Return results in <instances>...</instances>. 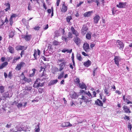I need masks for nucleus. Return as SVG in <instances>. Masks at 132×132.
<instances>
[{
	"mask_svg": "<svg viewBox=\"0 0 132 132\" xmlns=\"http://www.w3.org/2000/svg\"><path fill=\"white\" fill-rule=\"evenodd\" d=\"M79 93L82 96L80 98H79L78 100L80 101V104H81L82 102H84L87 104H88L90 101L89 99H91L92 96L90 92L85 91L83 90H80Z\"/></svg>",
	"mask_w": 132,
	"mask_h": 132,
	"instance_id": "f257e3e1",
	"label": "nucleus"
},
{
	"mask_svg": "<svg viewBox=\"0 0 132 132\" xmlns=\"http://www.w3.org/2000/svg\"><path fill=\"white\" fill-rule=\"evenodd\" d=\"M57 62L59 64L60 67L59 71H61L63 70L64 68L65 67L67 62L65 61L64 59L59 60Z\"/></svg>",
	"mask_w": 132,
	"mask_h": 132,
	"instance_id": "f03ea898",
	"label": "nucleus"
},
{
	"mask_svg": "<svg viewBox=\"0 0 132 132\" xmlns=\"http://www.w3.org/2000/svg\"><path fill=\"white\" fill-rule=\"evenodd\" d=\"M40 80V78H38L34 83L33 86L35 88H37L39 87H42L43 86L44 83H40L39 81Z\"/></svg>",
	"mask_w": 132,
	"mask_h": 132,
	"instance_id": "7ed1b4c3",
	"label": "nucleus"
},
{
	"mask_svg": "<svg viewBox=\"0 0 132 132\" xmlns=\"http://www.w3.org/2000/svg\"><path fill=\"white\" fill-rule=\"evenodd\" d=\"M28 128L26 127L24 128H20L18 129L17 127H15V128H13L12 129H11V132H16L18 131H27L28 130Z\"/></svg>",
	"mask_w": 132,
	"mask_h": 132,
	"instance_id": "20e7f679",
	"label": "nucleus"
},
{
	"mask_svg": "<svg viewBox=\"0 0 132 132\" xmlns=\"http://www.w3.org/2000/svg\"><path fill=\"white\" fill-rule=\"evenodd\" d=\"M25 65V63L23 62H21L20 63L17 64L16 67L15 69L16 70H19L21 68L23 67Z\"/></svg>",
	"mask_w": 132,
	"mask_h": 132,
	"instance_id": "39448f33",
	"label": "nucleus"
},
{
	"mask_svg": "<svg viewBox=\"0 0 132 132\" xmlns=\"http://www.w3.org/2000/svg\"><path fill=\"white\" fill-rule=\"evenodd\" d=\"M40 54V51L39 49L37 50V51L36 50H34L33 55L35 59H36L37 58L39 57Z\"/></svg>",
	"mask_w": 132,
	"mask_h": 132,
	"instance_id": "423d86ee",
	"label": "nucleus"
},
{
	"mask_svg": "<svg viewBox=\"0 0 132 132\" xmlns=\"http://www.w3.org/2000/svg\"><path fill=\"white\" fill-rule=\"evenodd\" d=\"M114 60L116 64L118 66H119V63L121 61L122 59H121L118 56H115Z\"/></svg>",
	"mask_w": 132,
	"mask_h": 132,
	"instance_id": "0eeeda50",
	"label": "nucleus"
},
{
	"mask_svg": "<svg viewBox=\"0 0 132 132\" xmlns=\"http://www.w3.org/2000/svg\"><path fill=\"white\" fill-rule=\"evenodd\" d=\"M126 3L120 2L118 4L116 5L117 7L119 8H125L126 6Z\"/></svg>",
	"mask_w": 132,
	"mask_h": 132,
	"instance_id": "6e6552de",
	"label": "nucleus"
},
{
	"mask_svg": "<svg viewBox=\"0 0 132 132\" xmlns=\"http://www.w3.org/2000/svg\"><path fill=\"white\" fill-rule=\"evenodd\" d=\"M88 28L87 26L85 25H83L81 30V33L83 35H85L87 32Z\"/></svg>",
	"mask_w": 132,
	"mask_h": 132,
	"instance_id": "1a4fd4ad",
	"label": "nucleus"
},
{
	"mask_svg": "<svg viewBox=\"0 0 132 132\" xmlns=\"http://www.w3.org/2000/svg\"><path fill=\"white\" fill-rule=\"evenodd\" d=\"M83 48L86 52L88 51V50L89 48V45L86 43H85L84 44Z\"/></svg>",
	"mask_w": 132,
	"mask_h": 132,
	"instance_id": "9d476101",
	"label": "nucleus"
},
{
	"mask_svg": "<svg viewBox=\"0 0 132 132\" xmlns=\"http://www.w3.org/2000/svg\"><path fill=\"white\" fill-rule=\"evenodd\" d=\"M117 45H119V48L120 49H122L124 47V44H123L122 42L119 40L117 41Z\"/></svg>",
	"mask_w": 132,
	"mask_h": 132,
	"instance_id": "9b49d317",
	"label": "nucleus"
},
{
	"mask_svg": "<svg viewBox=\"0 0 132 132\" xmlns=\"http://www.w3.org/2000/svg\"><path fill=\"white\" fill-rule=\"evenodd\" d=\"M74 42L77 45H79L81 42V40L76 36L74 39Z\"/></svg>",
	"mask_w": 132,
	"mask_h": 132,
	"instance_id": "f8f14e48",
	"label": "nucleus"
},
{
	"mask_svg": "<svg viewBox=\"0 0 132 132\" xmlns=\"http://www.w3.org/2000/svg\"><path fill=\"white\" fill-rule=\"evenodd\" d=\"M61 127H67L68 126H72L69 122H64L62 123L61 125Z\"/></svg>",
	"mask_w": 132,
	"mask_h": 132,
	"instance_id": "ddd939ff",
	"label": "nucleus"
},
{
	"mask_svg": "<svg viewBox=\"0 0 132 132\" xmlns=\"http://www.w3.org/2000/svg\"><path fill=\"white\" fill-rule=\"evenodd\" d=\"M100 17L98 15H96L94 18V22L95 23H97L98 22V21L100 19Z\"/></svg>",
	"mask_w": 132,
	"mask_h": 132,
	"instance_id": "4468645a",
	"label": "nucleus"
},
{
	"mask_svg": "<svg viewBox=\"0 0 132 132\" xmlns=\"http://www.w3.org/2000/svg\"><path fill=\"white\" fill-rule=\"evenodd\" d=\"M95 104L99 106H102L103 105V103L102 101L98 99L95 101Z\"/></svg>",
	"mask_w": 132,
	"mask_h": 132,
	"instance_id": "2eb2a0df",
	"label": "nucleus"
},
{
	"mask_svg": "<svg viewBox=\"0 0 132 132\" xmlns=\"http://www.w3.org/2000/svg\"><path fill=\"white\" fill-rule=\"evenodd\" d=\"M71 29L73 34L75 35L76 36L79 35V34L77 31L74 29V28L73 27H71Z\"/></svg>",
	"mask_w": 132,
	"mask_h": 132,
	"instance_id": "dca6fc26",
	"label": "nucleus"
},
{
	"mask_svg": "<svg viewBox=\"0 0 132 132\" xmlns=\"http://www.w3.org/2000/svg\"><path fill=\"white\" fill-rule=\"evenodd\" d=\"M79 86L80 88L82 89L85 88L86 89L87 87L85 84L83 82L80 83L79 84Z\"/></svg>",
	"mask_w": 132,
	"mask_h": 132,
	"instance_id": "f3484780",
	"label": "nucleus"
},
{
	"mask_svg": "<svg viewBox=\"0 0 132 132\" xmlns=\"http://www.w3.org/2000/svg\"><path fill=\"white\" fill-rule=\"evenodd\" d=\"M123 110L126 113H130L131 111L129 108H128L127 106H123Z\"/></svg>",
	"mask_w": 132,
	"mask_h": 132,
	"instance_id": "a211bd4d",
	"label": "nucleus"
},
{
	"mask_svg": "<svg viewBox=\"0 0 132 132\" xmlns=\"http://www.w3.org/2000/svg\"><path fill=\"white\" fill-rule=\"evenodd\" d=\"M93 13L92 11H89L85 13L84 14V16L85 17H89Z\"/></svg>",
	"mask_w": 132,
	"mask_h": 132,
	"instance_id": "6ab92c4d",
	"label": "nucleus"
},
{
	"mask_svg": "<svg viewBox=\"0 0 132 132\" xmlns=\"http://www.w3.org/2000/svg\"><path fill=\"white\" fill-rule=\"evenodd\" d=\"M67 10V6L65 5L64 4L63 5L61 11L63 12H65Z\"/></svg>",
	"mask_w": 132,
	"mask_h": 132,
	"instance_id": "aec40b11",
	"label": "nucleus"
},
{
	"mask_svg": "<svg viewBox=\"0 0 132 132\" xmlns=\"http://www.w3.org/2000/svg\"><path fill=\"white\" fill-rule=\"evenodd\" d=\"M91 62L89 60H88L87 62H84V65L86 67H88L91 64Z\"/></svg>",
	"mask_w": 132,
	"mask_h": 132,
	"instance_id": "412c9836",
	"label": "nucleus"
},
{
	"mask_svg": "<svg viewBox=\"0 0 132 132\" xmlns=\"http://www.w3.org/2000/svg\"><path fill=\"white\" fill-rule=\"evenodd\" d=\"M31 36L30 35H27L26 36L22 35V37L24 38L26 40H29Z\"/></svg>",
	"mask_w": 132,
	"mask_h": 132,
	"instance_id": "4be33fe9",
	"label": "nucleus"
},
{
	"mask_svg": "<svg viewBox=\"0 0 132 132\" xmlns=\"http://www.w3.org/2000/svg\"><path fill=\"white\" fill-rule=\"evenodd\" d=\"M57 82V79L51 80L49 83V86H51L56 84Z\"/></svg>",
	"mask_w": 132,
	"mask_h": 132,
	"instance_id": "5701e85b",
	"label": "nucleus"
},
{
	"mask_svg": "<svg viewBox=\"0 0 132 132\" xmlns=\"http://www.w3.org/2000/svg\"><path fill=\"white\" fill-rule=\"evenodd\" d=\"M104 92L105 94H106L108 96H110L111 94V93L108 88H105L104 89Z\"/></svg>",
	"mask_w": 132,
	"mask_h": 132,
	"instance_id": "b1692460",
	"label": "nucleus"
},
{
	"mask_svg": "<svg viewBox=\"0 0 132 132\" xmlns=\"http://www.w3.org/2000/svg\"><path fill=\"white\" fill-rule=\"evenodd\" d=\"M8 64V62H5L3 63L0 66V69H2L4 67L6 66Z\"/></svg>",
	"mask_w": 132,
	"mask_h": 132,
	"instance_id": "393cba45",
	"label": "nucleus"
},
{
	"mask_svg": "<svg viewBox=\"0 0 132 132\" xmlns=\"http://www.w3.org/2000/svg\"><path fill=\"white\" fill-rule=\"evenodd\" d=\"M9 52L11 53H13L14 52L13 48L11 46H9L8 48Z\"/></svg>",
	"mask_w": 132,
	"mask_h": 132,
	"instance_id": "a878e982",
	"label": "nucleus"
},
{
	"mask_svg": "<svg viewBox=\"0 0 132 132\" xmlns=\"http://www.w3.org/2000/svg\"><path fill=\"white\" fill-rule=\"evenodd\" d=\"M64 75V71L61 72L60 75L57 78L58 79H61L63 77Z\"/></svg>",
	"mask_w": 132,
	"mask_h": 132,
	"instance_id": "bb28decb",
	"label": "nucleus"
},
{
	"mask_svg": "<svg viewBox=\"0 0 132 132\" xmlns=\"http://www.w3.org/2000/svg\"><path fill=\"white\" fill-rule=\"evenodd\" d=\"M23 80L25 82H27L28 83H29L31 81V80L30 78L28 79L24 76V78L23 79Z\"/></svg>",
	"mask_w": 132,
	"mask_h": 132,
	"instance_id": "cd10ccee",
	"label": "nucleus"
},
{
	"mask_svg": "<svg viewBox=\"0 0 132 132\" xmlns=\"http://www.w3.org/2000/svg\"><path fill=\"white\" fill-rule=\"evenodd\" d=\"M36 71V70L34 69H33L30 72V73H32L30 74V77L33 76L35 74V71Z\"/></svg>",
	"mask_w": 132,
	"mask_h": 132,
	"instance_id": "c85d7f7f",
	"label": "nucleus"
},
{
	"mask_svg": "<svg viewBox=\"0 0 132 132\" xmlns=\"http://www.w3.org/2000/svg\"><path fill=\"white\" fill-rule=\"evenodd\" d=\"M44 70L43 71V74L42 75V77H43V80H44L46 79V78L47 77V75L45 73Z\"/></svg>",
	"mask_w": 132,
	"mask_h": 132,
	"instance_id": "c756f323",
	"label": "nucleus"
},
{
	"mask_svg": "<svg viewBox=\"0 0 132 132\" xmlns=\"http://www.w3.org/2000/svg\"><path fill=\"white\" fill-rule=\"evenodd\" d=\"M78 97V96L76 93H74L71 96L72 98L76 99Z\"/></svg>",
	"mask_w": 132,
	"mask_h": 132,
	"instance_id": "7c9ffc66",
	"label": "nucleus"
},
{
	"mask_svg": "<svg viewBox=\"0 0 132 132\" xmlns=\"http://www.w3.org/2000/svg\"><path fill=\"white\" fill-rule=\"evenodd\" d=\"M72 50L71 49L70 50H69L68 49H64L63 50H62V52H63V53H65L66 52H67V53H71L72 52Z\"/></svg>",
	"mask_w": 132,
	"mask_h": 132,
	"instance_id": "2f4dec72",
	"label": "nucleus"
},
{
	"mask_svg": "<svg viewBox=\"0 0 132 132\" xmlns=\"http://www.w3.org/2000/svg\"><path fill=\"white\" fill-rule=\"evenodd\" d=\"M40 131L39 124H38L35 129V132H39Z\"/></svg>",
	"mask_w": 132,
	"mask_h": 132,
	"instance_id": "473e14b6",
	"label": "nucleus"
},
{
	"mask_svg": "<svg viewBox=\"0 0 132 132\" xmlns=\"http://www.w3.org/2000/svg\"><path fill=\"white\" fill-rule=\"evenodd\" d=\"M75 81L76 84L77 85H79V83H80V80L79 78H77L76 79H75Z\"/></svg>",
	"mask_w": 132,
	"mask_h": 132,
	"instance_id": "72a5a7b5",
	"label": "nucleus"
},
{
	"mask_svg": "<svg viewBox=\"0 0 132 132\" xmlns=\"http://www.w3.org/2000/svg\"><path fill=\"white\" fill-rule=\"evenodd\" d=\"M0 91L1 93H3L4 91V87L3 86H0Z\"/></svg>",
	"mask_w": 132,
	"mask_h": 132,
	"instance_id": "f704fd0d",
	"label": "nucleus"
},
{
	"mask_svg": "<svg viewBox=\"0 0 132 132\" xmlns=\"http://www.w3.org/2000/svg\"><path fill=\"white\" fill-rule=\"evenodd\" d=\"M2 24L1 25H0V27L1 26H2L3 25L4 23H7L8 22V21L7 19V17H6L5 18V22H4L3 21H2ZM1 28V27H0V28Z\"/></svg>",
	"mask_w": 132,
	"mask_h": 132,
	"instance_id": "c9c22d12",
	"label": "nucleus"
},
{
	"mask_svg": "<svg viewBox=\"0 0 132 132\" xmlns=\"http://www.w3.org/2000/svg\"><path fill=\"white\" fill-rule=\"evenodd\" d=\"M14 35V32L13 31H11L9 34V36L10 38H12Z\"/></svg>",
	"mask_w": 132,
	"mask_h": 132,
	"instance_id": "e433bc0d",
	"label": "nucleus"
},
{
	"mask_svg": "<svg viewBox=\"0 0 132 132\" xmlns=\"http://www.w3.org/2000/svg\"><path fill=\"white\" fill-rule=\"evenodd\" d=\"M24 48V47L21 46H18L16 47L17 50H22Z\"/></svg>",
	"mask_w": 132,
	"mask_h": 132,
	"instance_id": "4c0bfd02",
	"label": "nucleus"
},
{
	"mask_svg": "<svg viewBox=\"0 0 132 132\" xmlns=\"http://www.w3.org/2000/svg\"><path fill=\"white\" fill-rule=\"evenodd\" d=\"M62 39L63 40L65 41L66 42H67L68 41V37H66L65 36H63L62 37Z\"/></svg>",
	"mask_w": 132,
	"mask_h": 132,
	"instance_id": "58836bf2",
	"label": "nucleus"
},
{
	"mask_svg": "<svg viewBox=\"0 0 132 132\" xmlns=\"http://www.w3.org/2000/svg\"><path fill=\"white\" fill-rule=\"evenodd\" d=\"M5 98H7L9 97V94L8 92H6L3 95Z\"/></svg>",
	"mask_w": 132,
	"mask_h": 132,
	"instance_id": "ea45409f",
	"label": "nucleus"
},
{
	"mask_svg": "<svg viewBox=\"0 0 132 132\" xmlns=\"http://www.w3.org/2000/svg\"><path fill=\"white\" fill-rule=\"evenodd\" d=\"M86 37L87 39H90L91 38V34L89 33H87L86 34Z\"/></svg>",
	"mask_w": 132,
	"mask_h": 132,
	"instance_id": "a19ab883",
	"label": "nucleus"
},
{
	"mask_svg": "<svg viewBox=\"0 0 132 132\" xmlns=\"http://www.w3.org/2000/svg\"><path fill=\"white\" fill-rule=\"evenodd\" d=\"M18 16V15L16 14H12L10 17V18L13 19V18H15Z\"/></svg>",
	"mask_w": 132,
	"mask_h": 132,
	"instance_id": "79ce46f5",
	"label": "nucleus"
},
{
	"mask_svg": "<svg viewBox=\"0 0 132 132\" xmlns=\"http://www.w3.org/2000/svg\"><path fill=\"white\" fill-rule=\"evenodd\" d=\"M66 19L67 22H69L70 20L72 19V18L71 16H69Z\"/></svg>",
	"mask_w": 132,
	"mask_h": 132,
	"instance_id": "37998d69",
	"label": "nucleus"
},
{
	"mask_svg": "<svg viewBox=\"0 0 132 132\" xmlns=\"http://www.w3.org/2000/svg\"><path fill=\"white\" fill-rule=\"evenodd\" d=\"M60 43L56 41H55L53 42V44L55 45H58L60 44Z\"/></svg>",
	"mask_w": 132,
	"mask_h": 132,
	"instance_id": "c03bdc74",
	"label": "nucleus"
},
{
	"mask_svg": "<svg viewBox=\"0 0 132 132\" xmlns=\"http://www.w3.org/2000/svg\"><path fill=\"white\" fill-rule=\"evenodd\" d=\"M40 27L38 26H36L35 27L34 29L35 30H38L39 29Z\"/></svg>",
	"mask_w": 132,
	"mask_h": 132,
	"instance_id": "a18cd8bd",
	"label": "nucleus"
},
{
	"mask_svg": "<svg viewBox=\"0 0 132 132\" xmlns=\"http://www.w3.org/2000/svg\"><path fill=\"white\" fill-rule=\"evenodd\" d=\"M9 21L10 22V24L12 26L13 23V19H12L10 18Z\"/></svg>",
	"mask_w": 132,
	"mask_h": 132,
	"instance_id": "49530a36",
	"label": "nucleus"
},
{
	"mask_svg": "<svg viewBox=\"0 0 132 132\" xmlns=\"http://www.w3.org/2000/svg\"><path fill=\"white\" fill-rule=\"evenodd\" d=\"M68 37L70 38H72L73 37V35L71 32H69Z\"/></svg>",
	"mask_w": 132,
	"mask_h": 132,
	"instance_id": "de8ad7c7",
	"label": "nucleus"
},
{
	"mask_svg": "<svg viewBox=\"0 0 132 132\" xmlns=\"http://www.w3.org/2000/svg\"><path fill=\"white\" fill-rule=\"evenodd\" d=\"M132 127L131 126V125L130 124V123H129V124L128 125V128L129 129L130 131H131Z\"/></svg>",
	"mask_w": 132,
	"mask_h": 132,
	"instance_id": "09e8293b",
	"label": "nucleus"
},
{
	"mask_svg": "<svg viewBox=\"0 0 132 132\" xmlns=\"http://www.w3.org/2000/svg\"><path fill=\"white\" fill-rule=\"evenodd\" d=\"M77 59L78 60L80 61L82 60V58L80 55H78Z\"/></svg>",
	"mask_w": 132,
	"mask_h": 132,
	"instance_id": "8fccbe9b",
	"label": "nucleus"
},
{
	"mask_svg": "<svg viewBox=\"0 0 132 132\" xmlns=\"http://www.w3.org/2000/svg\"><path fill=\"white\" fill-rule=\"evenodd\" d=\"M71 106H74L76 105L75 102L72 101L71 103Z\"/></svg>",
	"mask_w": 132,
	"mask_h": 132,
	"instance_id": "3c124183",
	"label": "nucleus"
},
{
	"mask_svg": "<svg viewBox=\"0 0 132 132\" xmlns=\"http://www.w3.org/2000/svg\"><path fill=\"white\" fill-rule=\"evenodd\" d=\"M5 5L6 6V8H10V4L9 3H7L5 4Z\"/></svg>",
	"mask_w": 132,
	"mask_h": 132,
	"instance_id": "603ef678",
	"label": "nucleus"
},
{
	"mask_svg": "<svg viewBox=\"0 0 132 132\" xmlns=\"http://www.w3.org/2000/svg\"><path fill=\"white\" fill-rule=\"evenodd\" d=\"M22 106V104L21 103H19L17 104V106L18 108L21 107Z\"/></svg>",
	"mask_w": 132,
	"mask_h": 132,
	"instance_id": "864d4df0",
	"label": "nucleus"
},
{
	"mask_svg": "<svg viewBox=\"0 0 132 132\" xmlns=\"http://www.w3.org/2000/svg\"><path fill=\"white\" fill-rule=\"evenodd\" d=\"M38 92L40 93H42L43 92V89L42 88H39L38 89Z\"/></svg>",
	"mask_w": 132,
	"mask_h": 132,
	"instance_id": "5fc2aeb1",
	"label": "nucleus"
},
{
	"mask_svg": "<svg viewBox=\"0 0 132 132\" xmlns=\"http://www.w3.org/2000/svg\"><path fill=\"white\" fill-rule=\"evenodd\" d=\"M11 124L10 123V124H7V125H6V127L8 128H10L11 127Z\"/></svg>",
	"mask_w": 132,
	"mask_h": 132,
	"instance_id": "6e6d98bb",
	"label": "nucleus"
},
{
	"mask_svg": "<svg viewBox=\"0 0 132 132\" xmlns=\"http://www.w3.org/2000/svg\"><path fill=\"white\" fill-rule=\"evenodd\" d=\"M94 1H93V2H95V3H96L97 6H98V4L99 3V0H94Z\"/></svg>",
	"mask_w": 132,
	"mask_h": 132,
	"instance_id": "4d7b16f0",
	"label": "nucleus"
},
{
	"mask_svg": "<svg viewBox=\"0 0 132 132\" xmlns=\"http://www.w3.org/2000/svg\"><path fill=\"white\" fill-rule=\"evenodd\" d=\"M124 119H127L128 120H129L130 119L129 117L127 116H125Z\"/></svg>",
	"mask_w": 132,
	"mask_h": 132,
	"instance_id": "13d9d810",
	"label": "nucleus"
},
{
	"mask_svg": "<svg viewBox=\"0 0 132 132\" xmlns=\"http://www.w3.org/2000/svg\"><path fill=\"white\" fill-rule=\"evenodd\" d=\"M22 21L24 24H25V23H26V20L25 19L23 18L22 19Z\"/></svg>",
	"mask_w": 132,
	"mask_h": 132,
	"instance_id": "bf43d9fd",
	"label": "nucleus"
},
{
	"mask_svg": "<svg viewBox=\"0 0 132 132\" xmlns=\"http://www.w3.org/2000/svg\"><path fill=\"white\" fill-rule=\"evenodd\" d=\"M83 3V2H80V3L78 4L77 5V7H79L81 4H82Z\"/></svg>",
	"mask_w": 132,
	"mask_h": 132,
	"instance_id": "052dcab7",
	"label": "nucleus"
},
{
	"mask_svg": "<svg viewBox=\"0 0 132 132\" xmlns=\"http://www.w3.org/2000/svg\"><path fill=\"white\" fill-rule=\"evenodd\" d=\"M94 0H91V1H87V3H92L93 1H94Z\"/></svg>",
	"mask_w": 132,
	"mask_h": 132,
	"instance_id": "680f3d73",
	"label": "nucleus"
},
{
	"mask_svg": "<svg viewBox=\"0 0 132 132\" xmlns=\"http://www.w3.org/2000/svg\"><path fill=\"white\" fill-rule=\"evenodd\" d=\"M114 8H113L112 9V14L113 15H114V14H115V12H114Z\"/></svg>",
	"mask_w": 132,
	"mask_h": 132,
	"instance_id": "e2e57ef3",
	"label": "nucleus"
},
{
	"mask_svg": "<svg viewBox=\"0 0 132 132\" xmlns=\"http://www.w3.org/2000/svg\"><path fill=\"white\" fill-rule=\"evenodd\" d=\"M31 87H27L26 88V90H31Z\"/></svg>",
	"mask_w": 132,
	"mask_h": 132,
	"instance_id": "0e129e2a",
	"label": "nucleus"
},
{
	"mask_svg": "<svg viewBox=\"0 0 132 132\" xmlns=\"http://www.w3.org/2000/svg\"><path fill=\"white\" fill-rule=\"evenodd\" d=\"M116 93H117L118 95H120L121 94V92L118 90H116Z\"/></svg>",
	"mask_w": 132,
	"mask_h": 132,
	"instance_id": "69168bd1",
	"label": "nucleus"
},
{
	"mask_svg": "<svg viewBox=\"0 0 132 132\" xmlns=\"http://www.w3.org/2000/svg\"><path fill=\"white\" fill-rule=\"evenodd\" d=\"M82 54L84 55V56H87V54H86V53H85L84 52H82Z\"/></svg>",
	"mask_w": 132,
	"mask_h": 132,
	"instance_id": "338daca9",
	"label": "nucleus"
},
{
	"mask_svg": "<svg viewBox=\"0 0 132 132\" xmlns=\"http://www.w3.org/2000/svg\"><path fill=\"white\" fill-rule=\"evenodd\" d=\"M60 1L59 0H57L56 5L57 6H59V2H60Z\"/></svg>",
	"mask_w": 132,
	"mask_h": 132,
	"instance_id": "774afa93",
	"label": "nucleus"
}]
</instances>
